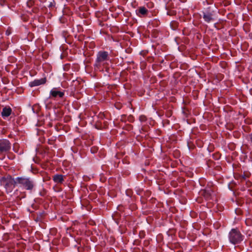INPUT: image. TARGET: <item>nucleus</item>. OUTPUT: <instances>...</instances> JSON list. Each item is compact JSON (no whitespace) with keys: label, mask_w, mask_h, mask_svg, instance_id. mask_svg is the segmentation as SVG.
<instances>
[{"label":"nucleus","mask_w":252,"mask_h":252,"mask_svg":"<svg viewBox=\"0 0 252 252\" xmlns=\"http://www.w3.org/2000/svg\"><path fill=\"white\" fill-rule=\"evenodd\" d=\"M97 148L95 147H92L91 149V151L92 153H95L97 151Z\"/></svg>","instance_id":"nucleus-14"},{"label":"nucleus","mask_w":252,"mask_h":252,"mask_svg":"<svg viewBox=\"0 0 252 252\" xmlns=\"http://www.w3.org/2000/svg\"><path fill=\"white\" fill-rule=\"evenodd\" d=\"M246 223L247 225H251V220H246Z\"/></svg>","instance_id":"nucleus-16"},{"label":"nucleus","mask_w":252,"mask_h":252,"mask_svg":"<svg viewBox=\"0 0 252 252\" xmlns=\"http://www.w3.org/2000/svg\"><path fill=\"white\" fill-rule=\"evenodd\" d=\"M136 14L139 17H145L148 14V10L145 7H140Z\"/></svg>","instance_id":"nucleus-10"},{"label":"nucleus","mask_w":252,"mask_h":252,"mask_svg":"<svg viewBox=\"0 0 252 252\" xmlns=\"http://www.w3.org/2000/svg\"><path fill=\"white\" fill-rule=\"evenodd\" d=\"M11 149V143L7 139H0V153H6Z\"/></svg>","instance_id":"nucleus-5"},{"label":"nucleus","mask_w":252,"mask_h":252,"mask_svg":"<svg viewBox=\"0 0 252 252\" xmlns=\"http://www.w3.org/2000/svg\"><path fill=\"white\" fill-rule=\"evenodd\" d=\"M46 82V78H42L39 79H35L30 83L29 85L31 87L38 86L40 85L45 84Z\"/></svg>","instance_id":"nucleus-8"},{"label":"nucleus","mask_w":252,"mask_h":252,"mask_svg":"<svg viewBox=\"0 0 252 252\" xmlns=\"http://www.w3.org/2000/svg\"><path fill=\"white\" fill-rule=\"evenodd\" d=\"M250 138L251 141L252 142V133L250 135Z\"/></svg>","instance_id":"nucleus-17"},{"label":"nucleus","mask_w":252,"mask_h":252,"mask_svg":"<svg viewBox=\"0 0 252 252\" xmlns=\"http://www.w3.org/2000/svg\"><path fill=\"white\" fill-rule=\"evenodd\" d=\"M34 4V0H28L27 2V6L29 8H31L32 6H33Z\"/></svg>","instance_id":"nucleus-13"},{"label":"nucleus","mask_w":252,"mask_h":252,"mask_svg":"<svg viewBox=\"0 0 252 252\" xmlns=\"http://www.w3.org/2000/svg\"><path fill=\"white\" fill-rule=\"evenodd\" d=\"M109 60L108 53L106 51H99L97 54L95 66L99 68L101 64L105 61Z\"/></svg>","instance_id":"nucleus-4"},{"label":"nucleus","mask_w":252,"mask_h":252,"mask_svg":"<svg viewBox=\"0 0 252 252\" xmlns=\"http://www.w3.org/2000/svg\"><path fill=\"white\" fill-rule=\"evenodd\" d=\"M6 33L7 34H9V32H6Z\"/></svg>","instance_id":"nucleus-20"},{"label":"nucleus","mask_w":252,"mask_h":252,"mask_svg":"<svg viewBox=\"0 0 252 252\" xmlns=\"http://www.w3.org/2000/svg\"><path fill=\"white\" fill-rule=\"evenodd\" d=\"M213 191L211 189H205L200 191V194L206 200H209L212 199Z\"/></svg>","instance_id":"nucleus-6"},{"label":"nucleus","mask_w":252,"mask_h":252,"mask_svg":"<svg viewBox=\"0 0 252 252\" xmlns=\"http://www.w3.org/2000/svg\"><path fill=\"white\" fill-rule=\"evenodd\" d=\"M228 238L231 243L236 245L243 240L244 236L237 228H233L229 233Z\"/></svg>","instance_id":"nucleus-3"},{"label":"nucleus","mask_w":252,"mask_h":252,"mask_svg":"<svg viewBox=\"0 0 252 252\" xmlns=\"http://www.w3.org/2000/svg\"><path fill=\"white\" fill-rule=\"evenodd\" d=\"M0 184L4 186L7 193L12 192L14 187L17 186L16 178L14 179L10 175L2 177Z\"/></svg>","instance_id":"nucleus-2"},{"label":"nucleus","mask_w":252,"mask_h":252,"mask_svg":"<svg viewBox=\"0 0 252 252\" xmlns=\"http://www.w3.org/2000/svg\"><path fill=\"white\" fill-rule=\"evenodd\" d=\"M53 180L57 184H62L64 181V177L62 174H56L53 176Z\"/></svg>","instance_id":"nucleus-11"},{"label":"nucleus","mask_w":252,"mask_h":252,"mask_svg":"<svg viewBox=\"0 0 252 252\" xmlns=\"http://www.w3.org/2000/svg\"><path fill=\"white\" fill-rule=\"evenodd\" d=\"M50 95L51 97L56 98H63L64 95L63 92L58 91L57 88H53L50 91Z\"/></svg>","instance_id":"nucleus-7"},{"label":"nucleus","mask_w":252,"mask_h":252,"mask_svg":"<svg viewBox=\"0 0 252 252\" xmlns=\"http://www.w3.org/2000/svg\"><path fill=\"white\" fill-rule=\"evenodd\" d=\"M36 9L33 8V9H32V11H33V12H36Z\"/></svg>","instance_id":"nucleus-18"},{"label":"nucleus","mask_w":252,"mask_h":252,"mask_svg":"<svg viewBox=\"0 0 252 252\" xmlns=\"http://www.w3.org/2000/svg\"><path fill=\"white\" fill-rule=\"evenodd\" d=\"M12 113V109L10 107H4L1 111V114L3 118H5L9 116Z\"/></svg>","instance_id":"nucleus-9"},{"label":"nucleus","mask_w":252,"mask_h":252,"mask_svg":"<svg viewBox=\"0 0 252 252\" xmlns=\"http://www.w3.org/2000/svg\"><path fill=\"white\" fill-rule=\"evenodd\" d=\"M17 185L24 189L30 191H32L35 187V183L34 180L30 177L20 176L16 178Z\"/></svg>","instance_id":"nucleus-1"},{"label":"nucleus","mask_w":252,"mask_h":252,"mask_svg":"<svg viewBox=\"0 0 252 252\" xmlns=\"http://www.w3.org/2000/svg\"><path fill=\"white\" fill-rule=\"evenodd\" d=\"M139 119L141 121H145L146 120V118L144 116H141L139 117Z\"/></svg>","instance_id":"nucleus-15"},{"label":"nucleus","mask_w":252,"mask_h":252,"mask_svg":"<svg viewBox=\"0 0 252 252\" xmlns=\"http://www.w3.org/2000/svg\"><path fill=\"white\" fill-rule=\"evenodd\" d=\"M6 33L7 34H9V32H6Z\"/></svg>","instance_id":"nucleus-19"},{"label":"nucleus","mask_w":252,"mask_h":252,"mask_svg":"<svg viewBox=\"0 0 252 252\" xmlns=\"http://www.w3.org/2000/svg\"><path fill=\"white\" fill-rule=\"evenodd\" d=\"M203 18L205 22L209 23L214 20L213 14L210 12H203Z\"/></svg>","instance_id":"nucleus-12"}]
</instances>
